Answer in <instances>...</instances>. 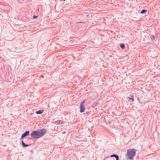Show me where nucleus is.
I'll list each match as a JSON object with an SVG mask.
<instances>
[{
  "label": "nucleus",
  "instance_id": "obj_1",
  "mask_svg": "<svg viewBox=\"0 0 160 160\" xmlns=\"http://www.w3.org/2000/svg\"><path fill=\"white\" fill-rule=\"evenodd\" d=\"M136 151V150L134 149H128L127 152L126 156L128 157L129 159L132 160L135 155Z\"/></svg>",
  "mask_w": 160,
  "mask_h": 160
},
{
  "label": "nucleus",
  "instance_id": "obj_2",
  "mask_svg": "<svg viewBox=\"0 0 160 160\" xmlns=\"http://www.w3.org/2000/svg\"><path fill=\"white\" fill-rule=\"evenodd\" d=\"M31 136L32 137L34 138H39L37 131H33L31 134Z\"/></svg>",
  "mask_w": 160,
  "mask_h": 160
},
{
  "label": "nucleus",
  "instance_id": "obj_3",
  "mask_svg": "<svg viewBox=\"0 0 160 160\" xmlns=\"http://www.w3.org/2000/svg\"><path fill=\"white\" fill-rule=\"evenodd\" d=\"M37 131L39 138L43 136L46 132L45 130L44 129H41Z\"/></svg>",
  "mask_w": 160,
  "mask_h": 160
},
{
  "label": "nucleus",
  "instance_id": "obj_4",
  "mask_svg": "<svg viewBox=\"0 0 160 160\" xmlns=\"http://www.w3.org/2000/svg\"><path fill=\"white\" fill-rule=\"evenodd\" d=\"M85 107L84 105H80V111L81 112H83L85 111Z\"/></svg>",
  "mask_w": 160,
  "mask_h": 160
},
{
  "label": "nucleus",
  "instance_id": "obj_5",
  "mask_svg": "<svg viewBox=\"0 0 160 160\" xmlns=\"http://www.w3.org/2000/svg\"><path fill=\"white\" fill-rule=\"evenodd\" d=\"M29 134V131H28L26 132L25 133H24L23 134H22V138H23L24 137L28 135Z\"/></svg>",
  "mask_w": 160,
  "mask_h": 160
},
{
  "label": "nucleus",
  "instance_id": "obj_6",
  "mask_svg": "<svg viewBox=\"0 0 160 160\" xmlns=\"http://www.w3.org/2000/svg\"><path fill=\"white\" fill-rule=\"evenodd\" d=\"M110 157H115L116 158V160H119V157H118V156L117 155H116L115 154L112 155Z\"/></svg>",
  "mask_w": 160,
  "mask_h": 160
},
{
  "label": "nucleus",
  "instance_id": "obj_7",
  "mask_svg": "<svg viewBox=\"0 0 160 160\" xmlns=\"http://www.w3.org/2000/svg\"><path fill=\"white\" fill-rule=\"evenodd\" d=\"M43 112V110H40L36 112V113L37 114H40L42 113Z\"/></svg>",
  "mask_w": 160,
  "mask_h": 160
},
{
  "label": "nucleus",
  "instance_id": "obj_8",
  "mask_svg": "<svg viewBox=\"0 0 160 160\" xmlns=\"http://www.w3.org/2000/svg\"><path fill=\"white\" fill-rule=\"evenodd\" d=\"M130 97H128V98L130 100H132V102H133L134 100L133 96L132 95H131Z\"/></svg>",
  "mask_w": 160,
  "mask_h": 160
},
{
  "label": "nucleus",
  "instance_id": "obj_9",
  "mask_svg": "<svg viewBox=\"0 0 160 160\" xmlns=\"http://www.w3.org/2000/svg\"><path fill=\"white\" fill-rule=\"evenodd\" d=\"M147 12V10L145 9H143L141 11V13L142 14H143L145 13H146Z\"/></svg>",
  "mask_w": 160,
  "mask_h": 160
},
{
  "label": "nucleus",
  "instance_id": "obj_10",
  "mask_svg": "<svg viewBox=\"0 0 160 160\" xmlns=\"http://www.w3.org/2000/svg\"><path fill=\"white\" fill-rule=\"evenodd\" d=\"M22 145L24 147H27L28 146V145L25 144L23 142V141H22Z\"/></svg>",
  "mask_w": 160,
  "mask_h": 160
},
{
  "label": "nucleus",
  "instance_id": "obj_11",
  "mask_svg": "<svg viewBox=\"0 0 160 160\" xmlns=\"http://www.w3.org/2000/svg\"><path fill=\"white\" fill-rule=\"evenodd\" d=\"M120 47L122 48H125V46L123 44H121L120 45Z\"/></svg>",
  "mask_w": 160,
  "mask_h": 160
},
{
  "label": "nucleus",
  "instance_id": "obj_12",
  "mask_svg": "<svg viewBox=\"0 0 160 160\" xmlns=\"http://www.w3.org/2000/svg\"><path fill=\"white\" fill-rule=\"evenodd\" d=\"M85 101H83L82 102H81V103L80 105H84V103H85Z\"/></svg>",
  "mask_w": 160,
  "mask_h": 160
},
{
  "label": "nucleus",
  "instance_id": "obj_13",
  "mask_svg": "<svg viewBox=\"0 0 160 160\" xmlns=\"http://www.w3.org/2000/svg\"><path fill=\"white\" fill-rule=\"evenodd\" d=\"M85 101H83L82 102H81V103L80 105H84V103H85Z\"/></svg>",
  "mask_w": 160,
  "mask_h": 160
},
{
  "label": "nucleus",
  "instance_id": "obj_14",
  "mask_svg": "<svg viewBox=\"0 0 160 160\" xmlns=\"http://www.w3.org/2000/svg\"><path fill=\"white\" fill-rule=\"evenodd\" d=\"M37 18V16H33V18Z\"/></svg>",
  "mask_w": 160,
  "mask_h": 160
},
{
  "label": "nucleus",
  "instance_id": "obj_15",
  "mask_svg": "<svg viewBox=\"0 0 160 160\" xmlns=\"http://www.w3.org/2000/svg\"><path fill=\"white\" fill-rule=\"evenodd\" d=\"M41 76L42 77H43V76H42V75H41Z\"/></svg>",
  "mask_w": 160,
  "mask_h": 160
}]
</instances>
